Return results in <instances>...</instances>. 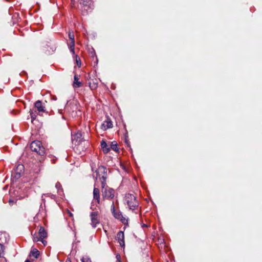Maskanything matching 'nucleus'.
<instances>
[{
  "label": "nucleus",
  "mask_w": 262,
  "mask_h": 262,
  "mask_svg": "<svg viewBox=\"0 0 262 262\" xmlns=\"http://www.w3.org/2000/svg\"><path fill=\"white\" fill-rule=\"evenodd\" d=\"M30 148L32 151L36 152L39 155H43L45 154V148L41 145L40 141L32 142L30 145Z\"/></svg>",
  "instance_id": "1"
},
{
  "label": "nucleus",
  "mask_w": 262,
  "mask_h": 262,
  "mask_svg": "<svg viewBox=\"0 0 262 262\" xmlns=\"http://www.w3.org/2000/svg\"><path fill=\"white\" fill-rule=\"evenodd\" d=\"M125 201L130 209L134 210L138 205L136 198L132 194H127L125 196Z\"/></svg>",
  "instance_id": "2"
},
{
  "label": "nucleus",
  "mask_w": 262,
  "mask_h": 262,
  "mask_svg": "<svg viewBox=\"0 0 262 262\" xmlns=\"http://www.w3.org/2000/svg\"><path fill=\"white\" fill-rule=\"evenodd\" d=\"M102 192L104 198L112 199L114 197V190L108 187H105L104 183H102Z\"/></svg>",
  "instance_id": "3"
},
{
  "label": "nucleus",
  "mask_w": 262,
  "mask_h": 262,
  "mask_svg": "<svg viewBox=\"0 0 262 262\" xmlns=\"http://www.w3.org/2000/svg\"><path fill=\"white\" fill-rule=\"evenodd\" d=\"M47 236V233L45 229L40 227L38 234H34L33 236V241L34 242L39 241L40 239L46 238Z\"/></svg>",
  "instance_id": "4"
},
{
  "label": "nucleus",
  "mask_w": 262,
  "mask_h": 262,
  "mask_svg": "<svg viewBox=\"0 0 262 262\" xmlns=\"http://www.w3.org/2000/svg\"><path fill=\"white\" fill-rule=\"evenodd\" d=\"M98 215L99 212L98 211H93L90 214L92 222L91 224L94 228H95L100 223Z\"/></svg>",
  "instance_id": "5"
},
{
  "label": "nucleus",
  "mask_w": 262,
  "mask_h": 262,
  "mask_svg": "<svg viewBox=\"0 0 262 262\" xmlns=\"http://www.w3.org/2000/svg\"><path fill=\"white\" fill-rule=\"evenodd\" d=\"M81 137V135L80 133H77L75 134L73 138V143L75 145V146L77 145V149L82 144V142H81L80 138Z\"/></svg>",
  "instance_id": "6"
},
{
  "label": "nucleus",
  "mask_w": 262,
  "mask_h": 262,
  "mask_svg": "<svg viewBox=\"0 0 262 262\" xmlns=\"http://www.w3.org/2000/svg\"><path fill=\"white\" fill-rule=\"evenodd\" d=\"M112 210L113 211L114 216L115 218L120 220L121 221H122V223H125V222L126 221V219L122 216V214L120 213V212L116 211L115 210V207L114 206H112Z\"/></svg>",
  "instance_id": "7"
},
{
  "label": "nucleus",
  "mask_w": 262,
  "mask_h": 262,
  "mask_svg": "<svg viewBox=\"0 0 262 262\" xmlns=\"http://www.w3.org/2000/svg\"><path fill=\"white\" fill-rule=\"evenodd\" d=\"M69 37L71 41L70 43V49L71 52H72L73 54H74V46H75V41H74V35L72 32H69Z\"/></svg>",
  "instance_id": "8"
},
{
  "label": "nucleus",
  "mask_w": 262,
  "mask_h": 262,
  "mask_svg": "<svg viewBox=\"0 0 262 262\" xmlns=\"http://www.w3.org/2000/svg\"><path fill=\"white\" fill-rule=\"evenodd\" d=\"M113 127V124L110 119H107L105 120L101 126L102 129L105 130L108 128H112Z\"/></svg>",
  "instance_id": "9"
},
{
  "label": "nucleus",
  "mask_w": 262,
  "mask_h": 262,
  "mask_svg": "<svg viewBox=\"0 0 262 262\" xmlns=\"http://www.w3.org/2000/svg\"><path fill=\"white\" fill-rule=\"evenodd\" d=\"M124 233L123 232L120 231L117 233L116 239L118 240V242L120 244V245L122 247L124 246Z\"/></svg>",
  "instance_id": "10"
},
{
  "label": "nucleus",
  "mask_w": 262,
  "mask_h": 262,
  "mask_svg": "<svg viewBox=\"0 0 262 262\" xmlns=\"http://www.w3.org/2000/svg\"><path fill=\"white\" fill-rule=\"evenodd\" d=\"M24 165L21 164H18L15 170L16 174V175L15 176V178H18L20 176L21 173L23 172L24 170Z\"/></svg>",
  "instance_id": "11"
},
{
  "label": "nucleus",
  "mask_w": 262,
  "mask_h": 262,
  "mask_svg": "<svg viewBox=\"0 0 262 262\" xmlns=\"http://www.w3.org/2000/svg\"><path fill=\"white\" fill-rule=\"evenodd\" d=\"M101 148L104 153H108L110 151V148L109 145L104 141H102L101 143Z\"/></svg>",
  "instance_id": "12"
},
{
  "label": "nucleus",
  "mask_w": 262,
  "mask_h": 262,
  "mask_svg": "<svg viewBox=\"0 0 262 262\" xmlns=\"http://www.w3.org/2000/svg\"><path fill=\"white\" fill-rule=\"evenodd\" d=\"M93 197H94V199L96 200L98 203H99L100 194H99V190L98 188H94V191H93Z\"/></svg>",
  "instance_id": "13"
},
{
  "label": "nucleus",
  "mask_w": 262,
  "mask_h": 262,
  "mask_svg": "<svg viewBox=\"0 0 262 262\" xmlns=\"http://www.w3.org/2000/svg\"><path fill=\"white\" fill-rule=\"evenodd\" d=\"M35 106L39 112H44V106L42 105L41 102L40 101H37L35 103Z\"/></svg>",
  "instance_id": "14"
},
{
  "label": "nucleus",
  "mask_w": 262,
  "mask_h": 262,
  "mask_svg": "<svg viewBox=\"0 0 262 262\" xmlns=\"http://www.w3.org/2000/svg\"><path fill=\"white\" fill-rule=\"evenodd\" d=\"M81 86V83L78 81L77 75L74 76V81L73 82V86L75 88H79Z\"/></svg>",
  "instance_id": "15"
},
{
  "label": "nucleus",
  "mask_w": 262,
  "mask_h": 262,
  "mask_svg": "<svg viewBox=\"0 0 262 262\" xmlns=\"http://www.w3.org/2000/svg\"><path fill=\"white\" fill-rule=\"evenodd\" d=\"M31 255L35 258H37L39 255V252L37 249L34 248L31 251Z\"/></svg>",
  "instance_id": "16"
},
{
  "label": "nucleus",
  "mask_w": 262,
  "mask_h": 262,
  "mask_svg": "<svg viewBox=\"0 0 262 262\" xmlns=\"http://www.w3.org/2000/svg\"><path fill=\"white\" fill-rule=\"evenodd\" d=\"M109 146L110 149H112L115 151H118L117 145L116 142H112Z\"/></svg>",
  "instance_id": "17"
},
{
  "label": "nucleus",
  "mask_w": 262,
  "mask_h": 262,
  "mask_svg": "<svg viewBox=\"0 0 262 262\" xmlns=\"http://www.w3.org/2000/svg\"><path fill=\"white\" fill-rule=\"evenodd\" d=\"M80 3L83 5H87L88 4L91 3V1L90 0H81Z\"/></svg>",
  "instance_id": "18"
},
{
  "label": "nucleus",
  "mask_w": 262,
  "mask_h": 262,
  "mask_svg": "<svg viewBox=\"0 0 262 262\" xmlns=\"http://www.w3.org/2000/svg\"><path fill=\"white\" fill-rule=\"evenodd\" d=\"M82 262H91V260L90 258L86 257L82 259Z\"/></svg>",
  "instance_id": "19"
},
{
  "label": "nucleus",
  "mask_w": 262,
  "mask_h": 262,
  "mask_svg": "<svg viewBox=\"0 0 262 262\" xmlns=\"http://www.w3.org/2000/svg\"><path fill=\"white\" fill-rule=\"evenodd\" d=\"M55 187L57 189L58 191L59 192V190L61 187V184L59 182H57L56 184Z\"/></svg>",
  "instance_id": "20"
},
{
  "label": "nucleus",
  "mask_w": 262,
  "mask_h": 262,
  "mask_svg": "<svg viewBox=\"0 0 262 262\" xmlns=\"http://www.w3.org/2000/svg\"><path fill=\"white\" fill-rule=\"evenodd\" d=\"M4 253V248L3 246L0 244V257Z\"/></svg>",
  "instance_id": "21"
},
{
  "label": "nucleus",
  "mask_w": 262,
  "mask_h": 262,
  "mask_svg": "<svg viewBox=\"0 0 262 262\" xmlns=\"http://www.w3.org/2000/svg\"><path fill=\"white\" fill-rule=\"evenodd\" d=\"M31 117L32 118V121L35 119L36 115L33 112H30Z\"/></svg>",
  "instance_id": "22"
},
{
  "label": "nucleus",
  "mask_w": 262,
  "mask_h": 262,
  "mask_svg": "<svg viewBox=\"0 0 262 262\" xmlns=\"http://www.w3.org/2000/svg\"><path fill=\"white\" fill-rule=\"evenodd\" d=\"M15 203V202H14L13 200H9V204L10 206H12L14 203Z\"/></svg>",
  "instance_id": "23"
},
{
  "label": "nucleus",
  "mask_w": 262,
  "mask_h": 262,
  "mask_svg": "<svg viewBox=\"0 0 262 262\" xmlns=\"http://www.w3.org/2000/svg\"><path fill=\"white\" fill-rule=\"evenodd\" d=\"M42 243V244L44 245V246H46V244H47V241H45V240H43V238L42 239H40V240Z\"/></svg>",
  "instance_id": "24"
},
{
  "label": "nucleus",
  "mask_w": 262,
  "mask_h": 262,
  "mask_svg": "<svg viewBox=\"0 0 262 262\" xmlns=\"http://www.w3.org/2000/svg\"><path fill=\"white\" fill-rule=\"evenodd\" d=\"M76 63H77V65L80 66V63L79 64V60L77 59V57H76Z\"/></svg>",
  "instance_id": "25"
},
{
  "label": "nucleus",
  "mask_w": 262,
  "mask_h": 262,
  "mask_svg": "<svg viewBox=\"0 0 262 262\" xmlns=\"http://www.w3.org/2000/svg\"><path fill=\"white\" fill-rule=\"evenodd\" d=\"M101 169H104V167H100L99 169V170H101Z\"/></svg>",
  "instance_id": "26"
},
{
  "label": "nucleus",
  "mask_w": 262,
  "mask_h": 262,
  "mask_svg": "<svg viewBox=\"0 0 262 262\" xmlns=\"http://www.w3.org/2000/svg\"><path fill=\"white\" fill-rule=\"evenodd\" d=\"M69 214L70 216H72V214L71 212H69Z\"/></svg>",
  "instance_id": "27"
},
{
  "label": "nucleus",
  "mask_w": 262,
  "mask_h": 262,
  "mask_svg": "<svg viewBox=\"0 0 262 262\" xmlns=\"http://www.w3.org/2000/svg\"><path fill=\"white\" fill-rule=\"evenodd\" d=\"M25 262H30L29 260H26Z\"/></svg>",
  "instance_id": "28"
},
{
  "label": "nucleus",
  "mask_w": 262,
  "mask_h": 262,
  "mask_svg": "<svg viewBox=\"0 0 262 262\" xmlns=\"http://www.w3.org/2000/svg\"><path fill=\"white\" fill-rule=\"evenodd\" d=\"M66 262H68L67 261Z\"/></svg>",
  "instance_id": "29"
}]
</instances>
